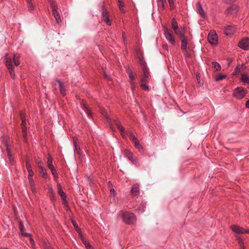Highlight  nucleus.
Segmentation results:
<instances>
[{
    "label": "nucleus",
    "mask_w": 249,
    "mask_h": 249,
    "mask_svg": "<svg viewBox=\"0 0 249 249\" xmlns=\"http://www.w3.org/2000/svg\"><path fill=\"white\" fill-rule=\"evenodd\" d=\"M151 79V75L148 69L142 70V72L140 76V87L145 91H148L149 89L147 84Z\"/></svg>",
    "instance_id": "1"
},
{
    "label": "nucleus",
    "mask_w": 249,
    "mask_h": 249,
    "mask_svg": "<svg viewBox=\"0 0 249 249\" xmlns=\"http://www.w3.org/2000/svg\"><path fill=\"white\" fill-rule=\"evenodd\" d=\"M171 27L174 31L175 34L178 36L179 38L185 36L186 33L185 29L184 28H179L178 22L175 18H173L171 20Z\"/></svg>",
    "instance_id": "2"
},
{
    "label": "nucleus",
    "mask_w": 249,
    "mask_h": 249,
    "mask_svg": "<svg viewBox=\"0 0 249 249\" xmlns=\"http://www.w3.org/2000/svg\"><path fill=\"white\" fill-rule=\"evenodd\" d=\"M51 7L52 9L53 14L55 18L56 23L58 25H61V19L60 14L58 11V6L53 0H50Z\"/></svg>",
    "instance_id": "3"
},
{
    "label": "nucleus",
    "mask_w": 249,
    "mask_h": 249,
    "mask_svg": "<svg viewBox=\"0 0 249 249\" xmlns=\"http://www.w3.org/2000/svg\"><path fill=\"white\" fill-rule=\"evenodd\" d=\"M122 217L124 222L128 225L133 224L136 219L134 214L129 212L123 213Z\"/></svg>",
    "instance_id": "4"
},
{
    "label": "nucleus",
    "mask_w": 249,
    "mask_h": 249,
    "mask_svg": "<svg viewBox=\"0 0 249 249\" xmlns=\"http://www.w3.org/2000/svg\"><path fill=\"white\" fill-rule=\"evenodd\" d=\"M247 90L243 87H237L233 91L232 96L238 100L243 98L247 93Z\"/></svg>",
    "instance_id": "5"
},
{
    "label": "nucleus",
    "mask_w": 249,
    "mask_h": 249,
    "mask_svg": "<svg viewBox=\"0 0 249 249\" xmlns=\"http://www.w3.org/2000/svg\"><path fill=\"white\" fill-rule=\"evenodd\" d=\"M102 9V21L105 22L108 26L111 25L112 22L109 19V12L107 10L105 5L101 7Z\"/></svg>",
    "instance_id": "6"
},
{
    "label": "nucleus",
    "mask_w": 249,
    "mask_h": 249,
    "mask_svg": "<svg viewBox=\"0 0 249 249\" xmlns=\"http://www.w3.org/2000/svg\"><path fill=\"white\" fill-rule=\"evenodd\" d=\"M7 55L8 54L7 53L5 56V65L9 71L11 78L14 79L15 77L14 67L12 64L11 58L8 57Z\"/></svg>",
    "instance_id": "7"
},
{
    "label": "nucleus",
    "mask_w": 249,
    "mask_h": 249,
    "mask_svg": "<svg viewBox=\"0 0 249 249\" xmlns=\"http://www.w3.org/2000/svg\"><path fill=\"white\" fill-rule=\"evenodd\" d=\"M164 35L166 39L170 42L172 45H174L175 43V37L171 30H169L166 27H163Z\"/></svg>",
    "instance_id": "8"
},
{
    "label": "nucleus",
    "mask_w": 249,
    "mask_h": 249,
    "mask_svg": "<svg viewBox=\"0 0 249 249\" xmlns=\"http://www.w3.org/2000/svg\"><path fill=\"white\" fill-rule=\"evenodd\" d=\"M231 230L237 234H249V229H244L236 225H231L230 227Z\"/></svg>",
    "instance_id": "9"
},
{
    "label": "nucleus",
    "mask_w": 249,
    "mask_h": 249,
    "mask_svg": "<svg viewBox=\"0 0 249 249\" xmlns=\"http://www.w3.org/2000/svg\"><path fill=\"white\" fill-rule=\"evenodd\" d=\"M208 40L212 44H216L218 42V36L214 31H211L208 36Z\"/></svg>",
    "instance_id": "10"
},
{
    "label": "nucleus",
    "mask_w": 249,
    "mask_h": 249,
    "mask_svg": "<svg viewBox=\"0 0 249 249\" xmlns=\"http://www.w3.org/2000/svg\"><path fill=\"white\" fill-rule=\"evenodd\" d=\"M238 46L244 50H249V37L242 38L238 43Z\"/></svg>",
    "instance_id": "11"
},
{
    "label": "nucleus",
    "mask_w": 249,
    "mask_h": 249,
    "mask_svg": "<svg viewBox=\"0 0 249 249\" xmlns=\"http://www.w3.org/2000/svg\"><path fill=\"white\" fill-rule=\"evenodd\" d=\"M236 30L234 26L228 25L224 28V33L227 36L232 35L235 32Z\"/></svg>",
    "instance_id": "12"
},
{
    "label": "nucleus",
    "mask_w": 249,
    "mask_h": 249,
    "mask_svg": "<svg viewBox=\"0 0 249 249\" xmlns=\"http://www.w3.org/2000/svg\"><path fill=\"white\" fill-rule=\"evenodd\" d=\"M238 7L236 5L234 4L229 7L226 10L227 15H234L238 12Z\"/></svg>",
    "instance_id": "13"
},
{
    "label": "nucleus",
    "mask_w": 249,
    "mask_h": 249,
    "mask_svg": "<svg viewBox=\"0 0 249 249\" xmlns=\"http://www.w3.org/2000/svg\"><path fill=\"white\" fill-rule=\"evenodd\" d=\"M81 106L83 109L87 114L88 116L91 117V112L90 108H89L87 102L85 100H82L81 103Z\"/></svg>",
    "instance_id": "14"
},
{
    "label": "nucleus",
    "mask_w": 249,
    "mask_h": 249,
    "mask_svg": "<svg viewBox=\"0 0 249 249\" xmlns=\"http://www.w3.org/2000/svg\"><path fill=\"white\" fill-rule=\"evenodd\" d=\"M137 55L139 59V62L142 67V69L143 70L144 69H148L146 63L144 59V58L142 55L141 54V53H138Z\"/></svg>",
    "instance_id": "15"
},
{
    "label": "nucleus",
    "mask_w": 249,
    "mask_h": 249,
    "mask_svg": "<svg viewBox=\"0 0 249 249\" xmlns=\"http://www.w3.org/2000/svg\"><path fill=\"white\" fill-rule=\"evenodd\" d=\"M25 164L26 166V169L28 172V177H33L34 175V172L32 169L31 164L30 162V161L28 159L26 160Z\"/></svg>",
    "instance_id": "16"
},
{
    "label": "nucleus",
    "mask_w": 249,
    "mask_h": 249,
    "mask_svg": "<svg viewBox=\"0 0 249 249\" xmlns=\"http://www.w3.org/2000/svg\"><path fill=\"white\" fill-rule=\"evenodd\" d=\"M197 12L203 18H205L206 16V13L203 10L202 5L199 2L196 4Z\"/></svg>",
    "instance_id": "17"
},
{
    "label": "nucleus",
    "mask_w": 249,
    "mask_h": 249,
    "mask_svg": "<svg viewBox=\"0 0 249 249\" xmlns=\"http://www.w3.org/2000/svg\"><path fill=\"white\" fill-rule=\"evenodd\" d=\"M73 145L75 147V151L76 152V153L80 155L81 154V149H80V144H79V141H78V140L77 139V138L73 137Z\"/></svg>",
    "instance_id": "18"
},
{
    "label": "nucleus",
    "mask_w": 249,
    "mask_h": 249,
    "mask_svg": "<svg viewBox=\"0 0 249 249\" xmlns=\"http://www.w3.org/2000/svg\"><path fill=\"white\" fill-rule=\"evenodd\" d=\"M139 190V185L138 184L136 183L133 185L130 192L132 195L136 196L140 194Z\"/></svg>",
    "instance_id": "19"
},
{
    "label": "nucleus",
    "mask_w": 249,
    "mask_h": 249,
    "mask_svg": "<svg viewBox=\"0 0 249 249\" xmlns=\"http://www.w3.org/2000/svg\"><path fill=\"white\" fill-rule=\"evenodd\" d=\"M179 38L181 42V49L182 50H185L188 44V38L185 36Z\"/></svg>",
    "instance_id": "20"
},
{
    "label": "nucleus",
    "mask_w": 249,
    "mask_h": 249,
    "mask_svg": "<svg viewBox=\"0 0 249 249\" xmlns=\"http://www.w3.org/2000/svg\"><path fill=\"white\" fill-rule=\"evenodd\" d=\"M19 229L21 233V234L25 237H30L31 234L29 233L24 232V225L21 221H18Z\"/></svg>",
    "instance_id": "21"
},
{
    "label": "nucleus",
    "mask_w": 249,
    "mask_h": 249,
    "mask_svg": "<svg viewBox=\"0 0 249 249\" xmlns=\"http://www.w3.org/2000/svg\"><path fill=\"white\" fill-rule=\"evenodd\" d=\"M58 193L60 195L63 203L66 202V195L60 185L58 186Z\"/></svg>",
    "instance_id": "22"
},
{
    "label": "nucleus",
    "mask_w": 249,
    "mask_h": 249,
    "mask_svg": "<svg viewBox=\"0 0 249 249\" xmlns=\"http://www.w3.org/2000/svg\"><path fill=\"white\" fill-rule=\"evenodd\" d=\"M56 81L58 82L59 86V90L61 94L63 96L66 95V89L65 86L64 85L63 83L60 81L59 80H56Z\"/></svg>",
    "instance_id": "23"
},
{
    "label": "nucleus",
    "mask_w": 249,
    "mask_h": 249,
    "mask_svg": "<svg viewBox=\"0 0 249 249\" xmlns=\"http://www.w3.org/2000/svg\"><path fill=\"white\" fill-rule=\"evenodd\" d=\"M48 168L51 171L52 174H53L54 179L55 180H57L58 178V175L57 173L56 170H55L53 165L48 166Z\"/></svg>",
    "instance_id": "24"
},
{
    "label": "nucleus",
    "mask_w": 249,
    "mask_h": 249,
    "mask_svg": "<svg viewBox=\"0 0 249 249\" xmlns=\"http://www.w3.org/2000/svg\"><path fill=\"white\" fill-rule=\"evenodd\" d=\"M125 155L127 158L131 160L134 163H136L137 161L133 159V155L132 152L128 150H125L124 151Z\"/></svg>",
    "instance_id": "25"
},
{
    "label": "nucleus",
    "mask_w": 249,
    "mask_h": 249,
    "mask_svg": "<svg viewBox=\"0 0 249 249\" xmlns=\"http://www.w3.org/2000/svg\"><path fill=\"white\" fill-rule=\"evenodd\" d=\"M126 72L128 74L130 81H135V79L136 78V74L133 73L132 71L130 69L127 70Z\"/></svg>",
    "instance_id": "26"
},
{
    "label": "nucleus",
    "mask_w": 249,
    "mask_h": 249,
    "mask_svg": "<svg viewBox=\"0 0 249 249\" xmlns=\"http://www.w3.org/2000/svg\"><path fill=\"white\" fill-rule=\"evenodd\" d=\"M27 6L30 12H32L34 10V5L32 2V0H26Z\"/></svg>",
    "instance_id": "27"
},
{
    "label": "nucleus",
    "mask_w": 249,
    "mask_h": 249,
    "mask_svg": "<svg viewBox=\"0 0 249 249\" xmlns=\"http://www.w3.org/2000/svg\"><path fill=\"white\" fill-rule=\"evenodd\" d=\"M135 147L138 149L140 152L143 150V147L140 144L139 141L137 139L136 141L133 142Z\"/></svg>",
    "instance_id": "28"
},
{
    "label": "nucleus",
    "mask_w": 249,
    "mask_h": 249,
    "mask_svg": "<svg viewBox=\"0 0 249 249\" xmlns=\"http://www.w3.org/2000/svg\"><path fill=\"white\" fill-rule=\"evenodd\" d=\"M39 168L40 169V172L42 174V176L43 178H46L47 177V173L46 170L45 168L43 167L42 166H39Z\"/></svg>",
    "instance_id": "29"
},
{
    "label": "nucleus",
    "mask_w": 249,
    "mask_h": 249,
    "mask_svg": "<svg viewBox=\"0 0 249 249\" xmlns=\"http://www.w3.org/2000/svg\"><path fill=\"white\" fill-rule=\"evenodd\" d=\"M117 2L120 11H121V12L123 13H124L125 10L124 9V5L123 0H117Z\"/></svg>",
    "instance_id": "30"
},
{
    "label": "nucleus",
    "mask_w": 249,
    "mask_h": 249,
    "mask_svg": "<svg viewBox=\"0 0 249 249\" xmlns=\"http://www.w3.org/2000/svg\"><path fill=\"white\" fill-rule=\"evenodd\" d=\"M13 61L15 66H18L20 64L19 57L17 56L16 54H14L13 57Z\"/></svg>",
    "instance_id": "31"
},
{
    "label": "nucleus",
    "mask_w": 249,
    "mask_h": 249,
    "mask_svg": "<svg viewBox=\"0 0 249 249\" xmlns=\"http://www.w3.org/2000/svg\"><path fill=\"white\" fill-rule=\"evenodd\" d=\"M212 66L215 71H219L221 69L220 65L216 62H213Z\"/></svg>",
    "instance_id": "32"
},
{
    "label": "nucleus",
    "mask_w": 249,
    "mask_h": 249,
    "mask_svg": "<svg viewBox=\"0 0 249 249\" xmlns=\"http://www.w3.org/2000/svg\"><path fill=\"white\" fill-rule=\"evenodd\" d=\"M242 81L245 83H249V77L245 74H242Z\"/></svg>",
    "instance_id": "33"
},
{
    "label": "nucleus",
    "mask_w": 249,
    "mask_h": 249,
    "mask_svg": "<svg viewBox=\"0 0 249 249\" xmlns=\"http://www.w3.org/2000/svg\"><path fill=\"white\" fill-rule=\"evenodd\" d=\"M53 158L50 155H48L47 157V166L53 165Z\"/></svg>",
    "instance_id": "34"
},
{
    "label": "nucleus",
    "mask_w": 249,
    "mask_h": 249,
    "mask_svg": "<svg viewBox=\"0 0 249 249\" xmlns=\"http://www.w3.org/2000/svg\"><path fill=\"white\" fill-rule=\"evenodd\" d=\"M226 77V75L218 74L215 77V81H218L223 80V79L225 78Z\"/></svg>",
    "instance_id": "35"
},
{
    "label": "nucleus",
    "mask_w": 249,
    "mask_h": 249,
    "mask_svg": "<svg viewBox=\"0 0 249 249\" xmlns=\"http://www.w3.org/2000/svg\"><path fill=\"white\" fill-rule=\"evenodd\" d=\"M20 119L21 120V122H26V114L21 111L20 112Z\"/></svg>",
    "instance_id": "36"
},
{
    "label": "nucleus",
    "mask_w": 249,
    "mask_h": 249,
    "mask_svg": "<svg viewBox=\"0 0 249 249\" xmlns=\"http://www.w3.org/2000/svg\"><path fill=\"white\" fill-rule=\"evenodd\" d=\"M7 156H8V158L10 163L11 165H14L15 164V162H14V158L12 157V154H9Z\"/></svg>",
    "instance_id": "37"
},
{
    "label": "nucleus",
    "mask_w": 249,
    "mask_h": 249,
    "mask_svg": "<svg viewBox=\"0 0 249 249\" xmlns=\"http://www.w3.org/2000/svg\"><path fill=\"white\" fill-rule=\"evenodd\" d=\"M158 4L160 5L162 8L164 9L165 8L164 4L166 2V0H158Z\"/></svg>",
    "instance_id": "38"
},
{
    "label": "nucleus",
    "mask_w": 249,
    "mask_h": 249,
    "mask_svg": "<svg viewBox=\"0 0 249 249\" xmlns=\"http://www.w3.org/2000/svg\"><path fill=\"white\" fill-rule=\"evenodd\" d=\"M130 85L132 90H134L136 89V83L135 81H130Z\"/></svg>",
    "instance_id": "39"
},
{
    "label": "nucleus",
    "mask_w": 249,
    "mask_h": 249,
    "mask_svg": "<svg viewBox=\"0 0 249 249\" xmlns=\"http://www.w3.org/2000/svg\"><path fill=\"white\" fill-rule=\"evenodd\" d=\"M21 127L22 131H25V130H27L26 122H21Z\"/></svg>",
    "instance_id": "40"
},
{
    "label": "nucleus",
    "mask_w": 249,
    "mask_h": 249,
    "mask_svg": "<svg viewBox=\"0 0 249 249\" xmlns=\"http://www.w3.org/2000/svg\"><path fill=\"white\" fill-rule=\"evenodd\" d=\"M243 66L238 65L235 69V72L239 73L241 72Z\"/></svg>",
    "instance_id": "41"
},
{
    "label": "nucleus",
    "mask_w": 249,
    "mask_h": 249,
    "mask_svg": "<svg viewBox=\"0 0 249 249\" xmlns=\"http://www.w3.org/2000/svg\"><path fill=\"white\" fill-rule=\"evenodd\" d=\"M129 139L132 141V142H134V141H136L137 139V138L134 136V135L131 132L129 133Z\"/></svg>",
    "instance_id": "42"
},
{
    "label": "nucleus",
    "mask_w": 249,
    "mask_h": 249,
    "mask_svg": "<svg viewBox=\"0 0 249 249\" xmlns=\"http://www.w3.org/2000/svg\"><path fill=\"white\" fill-rule=\"evenodd\" d=\"M28 178L29 180L30 186H33V185H35V182H34L33 177H28Z\"/></svg>",
    "instance_id": "43"
},
{
    "label": "nucleus",
    "mask_w": 249,
    "mask_h": 249,
    "mask_svg": "<svg viewBox=\"0 0 249 249\" xmlns=\"http://www.w3.org/2000/svg\"><path fill=\"white\" fill-rule=\"evenodd\" d=\"M72 224H73V225L74 226V227L75 228V230L78 232L79 231H80V228L78 227V225L74 221H72Z\"/></svg>",
    "instance_id": "44"
},
{
    "label": "nucleus",
    "mask_w": 249,
    "mask_h": 249,
    "mask_svg": "<svg viewBox=\"0 0 249 249\" xmlns=\"http://www.w3.org/2000/svg\"><path fill=\"white\" fill-rule=\"evenodd\" d=\"M122 37H123V42H124V44H126L127 43V40H126V36L125 33L123 32Z\"/></svg>",
    "instance_id": "45"
},
{
    "label": "nucleus",
    "mask_w": 249,
    "mask_h": 249,
    "mask_svg": "<svg viewBox=\"0 0 249 249\" xmlns=\"http://www.w3.org/2000/svg\"><path fill=\"white\" fill-rule=\"evenodd\" d=\"M118 128V129L120 131V133L121 135H123V133H124V128L123 127V126L120 125V126H119L118 127H117Z\"/></svg>",
    "instance_id": "46"
},
{
    "label": "nucleus",
    "mask_w": 249,
    "mask_h": 249,
    "mask_svg": "<svg viewBox=\"0 0 249 249\" xmlns=\"http://www.w3.org/2000/svg\"><path fill=\"white\" fill-rule=\"evenodd\" d=\"M168 1L169 2V4L171 9H172L174 8V0H168Z\"/></svg>",
    "instance_id": "47"
},
{
    "label": "nucleus",
    "mask_w": 249,
    "mask_h": 249,
    "mask_svg": "<svg viewBox=\"0 0 249 249\" xmlns=\"http://www.w3.org/2000/svg\"><path fill=\"white\" fill-rule=\"evenodd\" d=\"M50 191L51 192V194L50 196V198L51 200H53L55 199V194L53 192V190L51 189H50Z\"/></svg>",
    "instance_id": "48"
},
{
    "label": "nucleus",
    "mask_w": 249,
    "mask_h": 249,
    "mask_svg": "<svg viewBox=\"0 0 249 249\" xmlns=\"http://www.w3.org/2000/svg\"><path fill=\"white\" fill-rule=\"evenodd\" d=\"M113 121L114 122L117 127H118L119 126L121 125V122L119 121L114 120Z\"/></svg>",
    "instance_id": "49"
},
{
    "label": "nucleus",
    "mask_w": 249,
    "mask_h": 249,
    "mask_svg": "<svg viewBox=\"0 0 249 249\" xmlns=\"http://www.w3.org/2000/svg\"><path fill=\"white\" fill-rule=\"evenodd\" d=\"M22 132L23 137L25 139V140H26L27 139V130H25V131H22Z\"/></svg>",
    "instance_id": "50"
},
{
    "label": "nucleus",
    "mask_w": 249,
    "mask_h": 249,
    "mask_svg": "<svg viewBox=\"0 0 249 249\" xmlns=\"http://www.w3.org/2000/svg\"><path fill=\"white\" fill-rule=\"evenodd\" d=\"M30 188H31V189L32 191L34 193H36V187H35V185H33V186H31Z\"/></svg>",
    "instance_id": "51"
},
{
    "label": "nucleus",
    "mask_w": 249,
    "mask_h": 249,
    "mask_svg": "<svg viewBox=\"0 0 249 249\" xmlns=\"http://www.w3.org/2000/svg\"><path fill=\"white\" fill-rule=\"evenodd\" d=\"M5 146L6 147V151L7 153V155H8V154H11V152H10V149L9 148L8 145L7 143H5Z\"/></svg>",
    "instance_id": "52"
},
{
    "label": "nucleus",
    "mask_w": 249,
    "mask_h": 249,
    "mask_svg": "<svg viewBox=\"0 0 249 249\" xmlns=\"http://www.w3.org/2000/svg\"><path fill=\"white\" fill-rule=\"evenodd\" d=\"M238 242L240 246H242L244 245L243 241L242 239L240 238H239L238 239Z\"/></svg>",
    "instance_id": "53"
},
{
    "label": "nucleus",
    "mask_w": 249,
    "mask_h": 249,
    "mask_svg": "<svg viewBox=\"0 0 249 249\" xmlns=\"http://www.w3.org/2000/svg\"><path fill=\"white\" fill-rule=\"evenodd\" d=\"M84 243V244L85 245V247H86V248L87 249H89L91 248V246H90L89 243H87V242H85V243Z\"/></svg>",
    "instance_id": "54"
},
{
    "label": "nucleus",
    "mask_w": 249,
    "mask_h": 249,
    "mask_svg": "<svg viewBox=\"0 0 249 249\" xmlns=\"http://www.w3.org/2000/svg\"><path fill=\"white\" fill-rule=\"evenodd\" d=\"M110 193L111 194H112L113 195H115L116 194V192H115V190L113 188H112L110 190Z\"/></svg>",
    "instance_id": "55"
},
{
    "label": "nucleus",
    "mask_w": 249,
    "mask_h": 249,
    "mask_svg": "<svg viewBox=\"0 0 249 249\" xmlns=\"http://www.w3.org/2000/svg\"><path fill=\"white\" fill-rule=\"evenodd\" d=\"M224 0L225 2H227V3H231V2H232L234 1H235V0Z\"/></svg>",
    "instance_id": "56"
},
{
    "label": "nucleus",
    "mask_w": 249,
    "mask_h": 249,
    "mask_svg": "<svg viewBox=\"0 0 249 249\" xmlns=\"http://www.w3.org/2000/svg\"><path fill=\"white\" fill-rule=\"evenodd\" d=\"M246 107L249 108V99L246 103Z\"/></svg>",
    "instance_id": "57"
},
{
    "label": "nucleus",
    "mask_w": 249,
    "mask_h": 249,
    "mask_svg": "<svg viewBox=\"0 0 249 249\" xmlns=\"http://www.w3.org/2000/svg\"><path fill=\"white\" fill-rule=\"evenodd\" d=\"M163 48L167 50L168 49V46L167 45H165L163 46Z\"/></svg>",
    "instance_id": "58"
},
{
    "label": "nucleus",
    "mask_w": 249,
    "mask_h": 249,
    "mask_svg": "<svg viewBox=\"0 0 249 249\" xmlns=\"http://www.w3.org/2000/svg\"><path fill=\"white\" fill-rule=\"evenodd\" d=\"M240 246V249H245V247H244V245L242 246Z\"/></svg>",
    "instance_id": "59"
},
{
    "label": "nucleus",
    "mask_w": 249,
    "mask_h": 249,
    "mask_svg": "<svg viewBox=\"0 0 249 249\" xmlns=\"http://www.w3.org/2000/svg\"><path fill=\"white\" fill-rule=\"evenodd\" d=\"M0 249H7V248H3V249H2V248H0Z\"/></svg>",
    "instance_id": "60"
},
{
    "label": "nucleus",
    "mask_w": 249,
    "mask_h": 249,
    "mask_svg": "<svg viewBox=\"0 0 249 249\" xmlns=\"http://www.w3.org/2000/svg\"><path fill=\"white\" fill-rule=\"evenodd\" d=\"M197 80H199V79H198L197 77Z\"/></svg>",
    "instance_id": "61"
},
{
    "label": "nucleus",
    "mask_w": 249,
    "mask_h": 249,
    "mask_svg": "<svg viewBox=\"0 0 249 249\" xmlns=\"http://www.w3.org/2000/svg\"><path fill=\"white\" fill-rule=\"evenodd\" d=\"M197 80H199V79H198L197 77Z\"/></svg>",
    "instance_id": "62"
}]
</instances>
